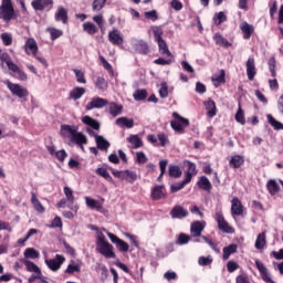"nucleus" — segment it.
<instances>
[{
	"label": "nucleus",
	"mask_w": 283,
	"mask_h": 283,
	"mask_svg": "<svg viewBox=\"0 0 283 283\" xmlns=\"http://www.w3.org/2000/svg\"><path fill=\"white\" fill-rule=\"evenodd\" d=\"M63 138H69L75 145H87V137L83 133H78V128L72 125H62L60 130Z\"/></svg>",
	"instance_id": "nucleus-1"
},
{
	"label": "nucleus",
	"mask_w": 283,
	"mask_h": 283,
	"mask_svg": "<svg viewBox=\"0 0 283 283\" xmlns=\"http://www.w3.org/2000/svg\"><path fill=\"white\" fill-rule=\"evenodd\" d=\"M97 251L101 255H104L107 260H114L116 253H114V245L105 241V234L101 233L97 235Z\"/></svg>",
	"instance_id": "nucleus-2"
},
{
	"label": "nucleus",
	"mask_w": 283,
	"mask_h": 283,
	"mask_svg": "<svg viewBox=\"0 0 283 283\" xmlns=\"http://www.w3.org/2000/svg\"><path fill=\"white\" fill-rule=\"evenodd\" d=\"M0 19L6 21H12L14 19V8L12 7V0H2L0 6Z\"/></svg>",
	"instance_id": "nucleus-3"
},
{
	"label": "nucleus",
	"mask_w": 283,
	"mask_h": 283,
	"mask_svg": "<svg viewBox=\"0 0 283 283\" xmlns=\"http://www.w3.org/2000/svg\"><path fill=\"white\" fill-rule=\"evenodd\" d=\"M174 120L170 122V126L178 134H184L185 127H189V119L180 116L178 113H174Z\"/></svg>",
	"instance_id": "nucleus-4"
},
{
	"label": "nucleus",
	"mask_w": 283,
	"mask_h": 283,
	"mask_svg": "<svg viewBox=\"0 0 283 283\" xmlns=\"http://www.w3.org/2000/svg\"><path fill=\"white\" fill-rule=\"evenodd\" d=\"M113 176L119 178V180H126L130 185H134L138 180V175L132 170H113Z\"/></svg>",
	"instance_id": "nucleus-5"
},
{
	"label": "nucleus",
	"mask_w": 283,
	"mask_h": 283,
	"mask_svg": "<svg viewBox=\"0 0 283 283\" xmlns=\"http://www.w3.org/2000/svg\"><path fill=\"white\" fill-rule=\"evenodd\" d=\"M8 90L13 94V96H18V98H25L28 96V90L19 84H13L9 80L4 81Z\"/></svg>",
	"instance_id": "nucleus-6"
},
{
	"label": "nucleus",
	"mask_w": 283,
	"mask_h": 283,
	"mask_svg": "<svg viewBox=\"0 0 283 283\" xmlns=\"http://www.w3.org/2000/svg\"><path fill=\"white\" fill-rule=\"evenodd\" d=\"M216 221L218 222L220 231H223V233H233V228L229 226L222 212L216 213Z\"/></svg>",
	"instance_id": "nucleus-7"
},
{
	"label": "nucleus",
	"mask_w": 283,
	"mask_h": 283,
	"mask_svg": "<svg viewBox=\"0 0 283 283\" xmlns=\"http://www.w3.org/2000/svg\"><path fill=\"white\" fill-rule=\"evenodd\" d=\"M109 102L103 97H93L91 102L86 105V111L90 112L92 109H103L106 107Z\"/></svg>",
	"instance_id": "nucleus-8"
},
{
	"label": "nucleus",
	"mask_w": 283,
	"mask_h": 283,
	"mask_svg": "<svg viewBox=\"0 0 283 283\" xmlns=\"http://www.w3.org/2000/svg\"><path fill=\"white\" fill-rule=\"evenodd\" d=\"M106 235H108L111 242H113V244H116V247L119 249V251H122L123 253H127V251H129V244H127V242L123 241L122 239H119L118 237H116V234L112 233V232H106Z\"/></svg>",
	"instance_id": "nucleus-9"
},
{
	"label": "nucleus",
	"mask_w": 283,
	"mask_h": 283,
	"mask_svg": "<svg viewBox=\"0 0 283 283\" xmlns=\"http://www.w3.org/2000/svg\"><path fill=\"white\" fill-rule=\"evenodd\" d=\"M44 262L51 271H59V269H61V264L65 262V256L56 254L54 259H46Z\"/></svg>",
	"instance_id": "nucleus-10"
},
{
	"label": "nucleus",
	"mask_w": 283,
	"mask_h": 283,
	"mask_svg": "<svg viewBox=\"0 0 283 283\" xmlns=\"http://www.w3.org/2000/svg\"><path fill=\"white\" fill-rule=\"evenodd\" d=\"M55 21L63 23L64 25L67 24L69 17H67V9L63 6H59L55 14H54Z\"/></svg>",
	"instance_id": "nucleus-11"
},
{
	"label": "nucleus",
	"mask_w": 283,
	"mask_h": 283,
	"mask_svg": "<svg viewBox=\"0 0 283 283\" xmlns=\"http://www.w3.org/2000/svg\"><path fill=\"white\" fill-rule=\"evenodd\" d=\"M24 50H25L27 54L36 56V53L39 52V45L36 44V40H34V38H29L25 41Z\"/></svg>",
	"instance_id": "nucleus-12"
},
{
	"label": "nucleus",
	"mask_w": 283,
	"mask_h": 283,
	"mask_svg": "<svg viewBox=\"0 0 283 283\" xmlns=\"http://www.w3.org/2000/svg\"><path fill=\"white\" fill-rule=\"evenodd\" d=\"M132 45L134 51L138 52L139 54H147V52H149V46L144 40H133Z\"/></svg>",
	"instance_id": "nucleus-13"
},
{
	"label": "nucleus",
	"mask_w": 283,
	"mask_h": 283,
	"mask_svg": "<svg viewBox=\"0 0 283 283\" xmlns=\"http://www.w3.org/2000/svg\"><path fill=\"white\" fill-rule=\"evenodd\" d=\"M108 41H111L113 45H123L124 40L120 31L118 29H114L108 32Z\"/></svg>",
	"instance_id": "nucleus-14"
},
{
	"label": "nucleus",
	"mask_w": 283,
	"mask_h": 283,
	"mask_svg": "<svg viewBox=\"0 0 283 283\" xmlns=\"http://www.w3.org/2000/svg\"><path fill=\"white\" fill-rule=\"evenodd\" d=\"M245 67L249 81H253V78H255V74H258V71L255 70V59L249 57L245 63Z\"/></svg>",
	"instance_id": "nucleus-15"
},
{
	"label": "nucleus",
	"mask_w": 283,
	"mask_h": 283,
	"mask_svg": "<svg viewBox=\"0 0 283 283\" xmlns=\"http://www.w3.org/2000/svg\"><path fill=\"white\" fill-rule=\"evenodd\" d=\"M31 6L35 10H45V8H52L54 6V0H33Z\"/></svg>",
	"instance_id": "nucleus-16"
},
{
	"label": "nucleus",
	"mask_w": 283,
	"mask_h": 283,
	"mask_svg": "<svg viewBox=\"0 0 283 283\" xmlns=\"http://www.w3.org/2000/svg\"><path fill=\"white\" fill-rule=\"evenodd\" d=\"M171 218L182 219L187 218L189 216V211L181 206H175L172 210L170 211Z\"/></svg>",
	"instance_id": "nucleus-17"
},
{
	"label": "nucleus",
	"mask_w": 283,
	"mask_h": 283,
	"mask_svg": "<svg viewBox=\"0 0 283 283\" xmlns=\"http://www.w3.org/2000/svg\"><path fill=\"white\" fill-rule=\"evenodd\" d=\"M205 231V226L200 221H196L190 227V233L192 238H200Z\"/></svg>",
	"instance_id": "nucleus-18"
},
{
	"label": "nucleus",
	"mask_w": 283,
	"mask_h": 283,
	"mask_svg": "<svg viewBox=\"0 0 283 283\" xmlns=\"http://www.w3.org/2000/svg\"><path fill=\"white\" fill-rule=\"evenodd\" d=\"M231 202H232V206H231L232 216H242L244 210H243L242 202L240 201V199L233 198Z\"/></svg>",
	"instance_id": "nucleus-19"
},
{
	"label": "nucleus",
	"mask_w": 283,
	"mask_h": 283,
	"mask_svg": "<svg viewBox=\"0 0 283 283\" xmlns=\"http://www.w3.org/2000/svg\"><path fill=\"white\" fill-rule=\"evenodd\" d=\"M22 263L24 264V266L29 273H35V274L41 275V268H39V265H36L34 262H32L28 259H23Z\"/></svg>",
	"instance_id": "nucleus-20"
},
{
	"label": "nucleus",
	"mask_w": 283,
	"mask_h": 283,
	"mask_svg": "<svg viewBox=\"0 0 283 283\" xmlns=\"http://www.w3.org/2000/svg\"><path fill=\"white\" fill-rule=\"evenodd\" d=\"M95 142L97 148L101 149L102 151H107V149H109L111 144L107 142V139H105V137L101 135H95Z\"/></svg>",
	"instance_id": "nucleus-21"
},
{
	"label": "nucleus",
	"mask_w": 283,
	"mask_h": 283,
	"mask_svg": "<svg viewBox=\"0 0 283 283\" xmlns=\"http://www.w3.org/2000/svg\"><path fill=\"white\" fill-rule=\"evenodd\" d=\"M205 107L207 109V115L210 118H213V116H216L218 108L216 107V102H213L212 99H208L207 102H205Z\"/></svg>",
	"instance_id": "nucleus-22"
},
{
	"label": "nucleus",
	"mask_w": 283,
	"mask_h": 283,
	"mask_svg": "<svg viewBox=\"0 0 283 283\" xmlns=\"http://www.w3.org/2000/svg\"><path fill=\"white\" fill-rule=\"evenodd\" d=\"M164 189V186H155L151 190L153 200H163V198H165Z\"/></svg>",
	"instance_id": "nucleus-23"
},
{
	"label": "nucleus",
	"mask_w": 283,
	"mask_h": 283,
	"mask_svg": "<svg viewBox=\"0 0 283 283\" xmlns=\"http://www.w3.org/2000/svg\"><path fill=\"white\" fill-rule=\"evenodd\" d=\"M211 81H212L214 87H220V85L224 84V83H226V73H224V70H221V71H220V74H214V75L211 77Z\"/></svg>",
	"instance_id": "nucleus-24"
},
{
	"label": "nucleus",
	"mask_w": 283,
	"mask_h": 283,
	"mask_svg": "<svg viewBox=\"0 0 283 283\" xmlns=\"http://www.w3.org/2000/svg\"><path fill=\"white\" fill-rule=\"evenodd\" d=\"M116 125L118 127H126L127 129H132V127H134V119L127 117H119L116 119Z\"/></svg>",
	"instance_id": "nucleus-25"
},
{
	"label": "nucleus",
	"mask_w": 283,
	"mask_h": 283,
	"mask_svg": "<svg viewBox=\"0 0 283 283\" xmlns=\"http://www.w3.org/2000/svg\"><path fill=\"white\" fill-rule=\"evenodd\" d=\"M31 203L33 206V209H35L38 213H43L45 211V208L43 207L41 201H39V198H36V195L34 192H32L31 195Z\"/></svg>",
	"instance_id": "nucleus-26"
},
{
	"label": "nucleus",
	"mask_w": 283,
	"mask_h": 283,
	"mask_svg": "<svg viewBox=\"0 0 283 283\" xmlns=\"http://www.w3.org/2000/svg\"><path fill=\"white\" fill-rule=\"evenodd\" d=\"M241 31L243 32V39H251V34H253V25L249 24L248 22H242L241 25Z\"/></svg>",
	"instance_id": "nucleus-27"
},
{
	"label": "nucleus",
	"mask_w": 283,
	"mask_h": 283,
	"mask_svg": "<svg viewBox=\"0 0 283 283\" xmlns=\"http://www.w3.org/2000/svg\"><path fill=\"white\" fill-rule=\"evenodd\" d=\"M82 123H84V125H87L88 127H92L93 129H101V124L96 119L87 115L82 117Z\"/></svg>",
	"instance_id": "nucleus-28"
},
{
	"label": "nucleus",
	"mask_w": 283,
	"mask_h": 283,
	"mask_svg": "<svg viewBox=\"0 0 283 283\" xmlns=\"http://www.w3.org/2000/svg\"><path fill=\"white\" fill-rule=\"evenodd\" d=\"M185 167H187V171H186V177L185 178H190V182H191V179L197 174V171H196V164H193L191 161H185Z\"/></svg>",
	"instance_id": "nucleus-29"
},
{
	"label": "nucleus",
	"mask_w": 283,
	"mask_h": 283,
	"mask_svg": "<svg viewBox=\"0 0 283 283\" xmlns=\"http://www.w3.org/2000/svg\"><path fill=\"white\" fill-rule=\"evenodd\" d=\"M157 43L159 52L160 54H163V56H171V51H169V46H167V42L164 39L157 40Z\"/></svg>",
	"instance_id": "nucleus-30"
},
{
	"label": "nucleus",
	"mask_w": 283,
	"mask_h": 283,
	"mask_svg": "<svg viewBox=\"0 0 283 283\" xmlns=\"http://www.w3.org/2000/svg\"><path fill=\"white\" fill-rule=\"evenodd\" d=\"M213 41L217 45H221L222 48H231V43L222 36L220 33H216L213 36Z\"/></svg>",
	"instance_id": "nucleus-31"
},
{
	"label": "nucleus",
	"mask_w": 283,
	"mask_h": 283,
	"mask_svg": "<svg viewBox=\"0 0 283 283\" xmlns=\"http://www.w3.org/2000/svg\"><path fill=\"white\" fill-rule=\"evenodd\" d=\"M24 258L27 260H39L40 258V253L38 250H35L34 248H28L24 253H23Z\"/></svg>",
	"instance_id": "nucleus-32"
},
{
	"label": "nucleus",
	"mask_w": 283,
	"mask_h": 283,
	"mask_svg": "<svg viewBox=\"0 0 283 283\" xmlns=\"http://www.w3.org/2000/svg\"><path fill=\"white\" fill-rule=\"evenodd\" d=\"M108 111H109V114L114 117L120 116V114H123V105L111 103L108 106Z\"/></svg>",
	"instance_id": "nucleus-33"
},
{
	"label": "nucleus",
	"mask_w": 283,
	"mask_h": 283,
	"mask_svg": "<svg viewBox=\"0 0 283 283\" xmlns=\"http://www.w3.org/2000/svg\"><path fill=\"white\" fill-rule=\"evenodd\" d=\"M86 206H88L90 209H96L97 211H101L103 209V205L96 199H92L90 197H85Z\"/></svg>",
	"instance_id": "nucleus-34"
},
{
	"label": "nucleus",
	"mask_w": 283,
	"mask_h": 283,
	"mask_svg": "<svg viewBox=\"0 0 283 283\" xmlns=\"http://www.w3.org/2000/svg\"><path fill=\"white\" fill-rule=\"evenodd\" d=\"M83 94H85V88L77 86L70 92V98H72L73 101H78V98H81Z\"/></svg>",
	"instance_id": "nucleus-35"
},
{
	"label": "nucleus",
	"mask_w": 283,
	"mask_h": 283,
	"mask_svg": "<svg viewBox=\"0 0 283 283\" xmlns=\"http://www.w3.org/2000/svg\"><path fill=\"white\" fill-rule=\"evenodd\" d=\"M254 247L259 250L266 247V232H262L258 235Z\"/></svg>",
	"instance_id": "nucleus-36"
},
{
	"label": "nucleus",
	"mask_w": 283,
	"mask_h": 283,
	"mask_svg": "<svg viewBox=\"0 0 283 283\" xmlns=\"http://www.w3.org/2000/svg\"><path fill=\"white\" fill-rule=\"evenodd\" d=\"M189 182H191V181H190V177L185 178L182 181L172 185V186L170 187V191H171L172 193H176V191H180V189H185V186H186V185H189Z\"/></svg>",
	"instance_id": "nucleus-37"
},
{
	"label": "nucleus",
	"mask_w": 283,
	"mask_h": 283,
	"mask_svg": "<svg viewBox=\"0 0 283 283\" xmlns=\"http://www.w3.org/2000/svg\"><path fill=\"white\" fill-rule=\"evenodd\" d=\"M197 185H198L199 189H203L205 191H210V189H211V181H209V178H207L205 176L200 177Z\"/></svg>",
	"instance_id": "nucleus-38"
},
{
	"label": "nucleus",
	"mask_w": 283,
	"mask_h": 283,
	"mask_svg": "<svg viewBox=\"0 0 283 283\" xmlns=\"http://www.w3.org/2000/svg\"><path fill=\"white\" fill-rule=\"evenodd\" d=\"M127 142L133 145V147L135 149H138L139 147H143V140L140 139V137H138V135H130L127 138Z\"/></svg>",
	"instance_id": "nucleus-39"
},
{
	"label": "nucleus",
	"mask_w": 283,
	"mask_h": 283,
	"mask_svg": "<svg viewBox=\"0 0 283 283\" xmlns=\"http://www.w3.org/2000/svg\"><path fill=\"white\" fill-rule=\"evenodd\" d=\"M230 165H232V167H234V169L242 167V165H244V157H242L240 155L233 156L230 159Z\"/></svg>",
	"instance_id": "nucleus-40"
},
{
	"label": "nucleus",
	"mask_w": 283,
	"mask_h": 283,
	"mask_svg": "<svg viewBox=\"0 0 283 283\" xmlns=\"http://www.w3.org/2000/svg\"><path fill=\"white\" fill-rule=\"evenodd\" d=\"M238 251L237 244H230L229 247L223 248V260H229L232 253Z\"/></svg>",
	"instance_id": "nucleus-41"
},
{
	"label": "nucleus",
	"mask_w": 283,
	"mask_h": 283,
	"mask_svg": "<svg viewBox=\"0 0 283 283\" xmlns=\"http://www.w3.org/2000/svg\"><path fill=\"white\" fill-rule=\"evenodd\" d=\"M95 174H97V176H102V178H105V180H108V182H114V178L111 177L107 168H97Z\"/></svg>",
	"instance_id": "nucleus-42"
},
{
	"label": "nucleus",
	"mask_w": 283,
	"mask_h": 283,
	"mask_svg": "<svg viewBox=\"0 0 283 283\" xmlns=\"http://www.w3.org/2000/svg\"><path fill=\"white\" fill-rule=\"evenodd\" d=\"M46 32L51 34V40L56 41V39H60V36H63V31L59 30L56 28H48Z\"/></svg>",
	"instance_id": "nucleus-43"
},
{
	"label": "nucleus",
	"mask_w": 283,
	"mask_h": 283,
	"mask_svg": "<svg viewBox=\"0 0 283 283\" xmlns=\"http://www.w3.org/2000/svg\"><path fill=\"white\" fill-rule=\"evenodd\" d=\"M268 191H270L271 196H275V193L280 191V185H277V181L270 180L268 182Z\"/></svg>",
	"instance_id": "nucleus-44"
},
{
	"label": "nucleus",
	"mask_w": 283,
	"mask_h": 283,
	"mask_svg": "<svg viewBox=\"0 0 283 283\" xmlns=\"http://www.w3.org/2000/svg\"><path fill=\"white\" fill-rule=\"evenodd\" d=\"M84 32H87V34H96L98 32V29L96 25L92 22H86L83 24Z\"/></svg>",
	"instance_id": "nucleus-45"
},
{
	"label": "nucleus",
	"mask_w": 283,
	"mask_h": 283,
	"mask_svg": "<svg viewBox=\"0 0 283 283\" xmlns=\"http://www.w3.org/2000/svg\"><path fill=\"white\" fill-rule=\"evenodd\" d=\"M133 97L135 98V101H145V98H147V90L140 88L135 91Z\"/></svg>",
	"instance_id": "nucleus-46"
},
{
	"label": "nucleus",
	"mask_w": 283,
	"mask_h": 283,
	"mask_svg": "<svg viewBox=\"0 0 283 283\" xmlns=\"http://www.w3.org/2000/svg\"><path fill=\"white\" fill-rule=\"evenodd\" d=\"M168 174L172 178H180V176H182V170H180V167L178 166H169Z\"/></svg>",
	"instance_id": "nucleus-47"
},
{
	"label": "nucleus",
	"mask_w": 283,
	"mask_h": 283,
	"mask_svg": "<svg viewBox=\"0 0 283 283\" xmlns=\"http://www.w3.org/2000/svg\"><path fill=\"white\" fill-rule=\"evenodd\" d=\"M73 72L75 74L77 83H82V85H85V83H87V80H85V73H83L78 69H73Z\"/></svg>",
	"instance_id": "nucleus-48"
},
{
	"label": "nucleus",
	"mask_w": 283,
	"mask_h": 283,
	"mask_svg": "<svg viewBox=\"0 0 283 283\" xmlns=\"http://www.w3.org/2000/svg\"><path fill=\"white\" fill-rule=\"evenodd\" d=\"M268 120L274 129H283V124L281 122H277V119H275L273 115H268Z\"/></svg>",
	"instance_id": "nucleus-49"
},
{
	"label": "nucleus",
	"mask_w": 283,
	"mask_h": 283,
	"mask_svg": "<svg viewBox=\"0 0 283 283\" xmlns=\"http://www.w3.org/2000/svg\"><path fill=\"white\" fill-rule=\"evenodd\" d=\"M235 120L237 123H240L241 125H245L247 119H244V112L242 111V106L239 104V109L235 114Z\"/></svg>",
	"instance_id": "nucleus-50"
},
{
	"label": "nucleus",
	"mask_w": 283,
	"mask_h": 283,
	"mask_svg": "<svg viewBox=\"0 0 283 283\" xmlns=\"http://www.w3.org/2000/svg\"><path fill=\"white\" fill-rule=\"evenodd\" d=\"M95 85H96L97 90L105 91L107 88V81L104 77L98 76L95 80Z\"/></svg>",
	"instance_id": "nucleus-51"
},
{
	"label": "nucleus",
	"mask_w": 283,
	"mask_h": 283,
	"mask_svg": "<svg viewBox=\"0 0 283 283\" xmlns=\"http://www.w3.org/2000/svg\"><path fill=\"white\" fill-rule=\"evenodd\" d=\"M159 96L160 98H167V96H169V86H167L166 82L160 85Z\"/></svg>",
	"instance_id": "nucleus-52"
},
{
	"label": "nucleus",
	"mask_w": 283,
	"mask_h": 283,
	"mask_svg": "<svg viewBox=\"0 0 283 283\" xmlns=\"http://www.w3.org/2000/svg\"><path fill=\"white\" fill-rule=\"evenodd\" d=\"M64 195L67 202H70V205H74V193L72 192V189L70 187H64Z\"/></svg>",
	"instance_id": "nucleus-53"
},
{
	"label": "nucleus",
	"mask_w": 283,
	"mask_h": 283,
	"mask_svg": "<svg viewBox=\"0 0 283 283\" xmlns=\"http://www.w3.org/2000/svg\"><path fill=\"white\" fill-rule=\"evenodd\" d=\"M268 65L271 72V76L275 78L277 76V73L275 72V57H271L268 62Z\"/></svg>",
	"instance_id": "nucleus-54"
},
{
	"label": "nucleus",
	"mask_w": 283,
	"mask_h": 283,
	"mask_svg": "<svg viewBox=\"0 0 283 283\" xmlns=\"http://www.w3.org/2000/svg\"><path fill=\"white\" fill-rule=\"evenodd\" d=\"M49 227L50 229H63V221L60 217H55Z\"/></svg>",
	"instance_id": "nucleus-55"
},
{
	"label": "nucleus",
	"mask_w": 283,
	"mask_h": 283,
	"mask_svg": "<svg viewBox=\"0 0 283 283\" xmlns=\"http://www.w3.org/2000/svg\"><path fill=\"white\" fill-rule=\"evenodd\" d=\"M144 15L145 19H149L150 21H158V12L156 10L146 11Z\"/></svg>",
	"instance_id": "nucleus-56"
},
{
	"label": "nucleus",
	"mask_w": 283,
	"mask_h": 283,
	"mask_svg": "<svg viewBox=\"0 0 283 283\" xmlns=\"http://www.w3.org/2000/svg\"><path fill=\"white\" fill-rule=\"evenodd\" d=\"M189 240H191V237L180 233L177 238V244H188Z\"/></svg>",
	"instance_id": "nucleus-57"
},
{
	"label": "nucleus",
	"mask_w": 283,
	"mask_h": 283,
	"mask_svg": "<svg viewBox=\"0 0 283 283\" xmlns=\"http://www.w3.org/2000/svg\"><path fill=\"white\" fill-rule=\"evenodd\" d=\"M211 262H213V259H211L210 256H200L198 260V264L200 266H209V264H211Z\"/></svg>",
	"instance_id": "nucleus-58"
},
{
	"label": "nucleus",
	"mask_w": 283,
	"mask_h": 283,
	"mask_svg": "<svg viewBox=\"0 0 283 283\" xmlns=\"http://www.w3.org/2000/svg\"><path fill=\"white\" fill-rule=\"evenodd\" d=\"M227 269H228L229 273H233V272L238 271V269H240V265L238 263H235L234 261H229L227 264Z\"/></svg>",
	"instance_id": "nucleus-59"
},
{
	"label": "nucleus",
	"mask_w": 283,
	"mask_h": 283,
	"mask_svg": "<svg viewBox=\"0 0 283 283\" xmlns=\"http://www.w3.org/2000/svg\"><path fill=\"white\" fill-rule=\"evenodd\" d=\"M106 2L107 0H94L93 10H103V7L105 6Z\"/></svg>",
	"instance_id": "nucleus-60"
},
{
	"label": "nucleus",
	"mask_w": 283,
	"mask_h": 283,
	"mask_svg": "<svg viewBox=\"0 0 283 283\" xmlns=\"http://www.w3.org/2000/svg\"><path fill=\"white\" fill-rule=\"evenodd\" d=\"M224 21H227V14H224V12L220 11L217 14V19H214V23H217V25H220V23H224Z\"/></svg>",
	"instance_id": "nucleus-61"
},
{
	"label": "nucleus",
	"mask_w": 283,
	"mask_h": 283,
	"mask_svg": "<svg viewBox=\"0 0 283 283\" xmlns=\"http://www.w3.org/2000/svg\"><path fill=\"white\" fill-rule=\"evenodd\" d=\"M55 158H57V160L63 163V160H65V158H67V153L65 151V149L55 151Z\"/></svg>",
	"instance_id": "nucleus-62"
},
{
	"label": "nucleus",
	"mask_w": 283,
	"mask_h": 283,
	"mask_svg": "<svg viewBox=\"0 0 283 283\" xmlns=\"http://www.w3.org/2000/svg\"><path fill=\"white\" fill-rule=\"evenodd\" d=\"M1 39L4 43V45H12V35H10L8 33H2Z\"/></svg>",
	"instance_id": "nucleus-63"
},
{
	"label": "nucleus",
	"mask_w": 283,
	"mask_h": 283,
	"mask_svg": "<svg viewBox=\"0 0 283 283\" xmlns=\"http://www.w3.org/2000/svg\"><path fill=\"white\" fill-rule=\"evenodd\" d=\"M137 163H139L140 165H145V163H147V156L145 155V153H137Z\"/></svg>",
	"instance_id": "nucleus-64"
}]
</instances>
